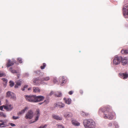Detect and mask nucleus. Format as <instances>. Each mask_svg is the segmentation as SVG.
I'll return each mask as SVG.
<instances>
[{
	"label": "nucleus",
	"instance_id": "f257e3e1",
	"mask_svg": "<svg viewBox=\"0 0 128 128\" xmlns=\"http://www.w3.org/2000/svg\"><path fill=\"white\" fill-rule=\"evenodd\" d=\"M104 112L103 117L105 119L112 120L113 117L116 115L114 112H113L111 108L109 107L101 108L98 111V113L100 114Z\"/></svg>",
	"mask_w": 128,
	"mask_h": 128
},
{
	"label": "nucleus",
	"instance_id": "f03ea898",
	"mask_svg": "<svg viewBox=\"0 0 128 128\" xmlns=\"http://www.w3.org/2000/svg\"><path fill=\"white\" fill-rule=\"evenodd\" d=\"M24 97L27 101L33 102L41 101L44 98V97L43 96H36V95H25L24 96Z\"/></svg>",
	"mask_w": 128,
	"mask_h": 128
},
{
	"label": "nucleus",
	"instance_id": "7ed1b4c3",
	"mask_svg": "<svg viewBox=\"0 0 128 128\" xmlns=\"http://www.w3.org/2000/svg\"><path fill=\"white\" fill-rule=\"evenodd\" d=\"M83 124L85 128H95L96 127L94 121L90 119L84 120Z\"/></svg>",
	"mask_w": 128,
	"mask_h": 128
},
{
	"label": "nucleus",
	"instance_id": "20e7f679",
	"mask_svg": "<svg viewBox=\"0 0 128 128\" xmlns=\"http://www.w3.org/2000/svg\"><path fill=\"white\" fill-rule=\"evenodd\" d=\"M121 60V57L117 56H116L114 59L113 64L116 65H118L120 63Z\"/></svg>",
	"mask_w": 128,
	"mask_h": 128
},
{
	"label": "nucleus",
	"instance_id": "39448f33",
	"mask_svg": "<svg viewBox=\"0 0 128 128\" xmlns=\"http://www.w3.org/2000/svg\"><path fill=\"white\" fill-rule=\"evenodd\" d=\"M33 84L36 86L40 85V84H42L41 79L39 78H34L33 80Z\"/></svg>",
	"mask_w": 128,
	"mask_h": 128
},
{
	"label": "nucleus",
	"instance_id": "423d86ee",
	"mask_svg": "<svg viewBox=\"0 0 128 128\" xmlns=\"http://www.w3.org/2000/svg\"><path fill=\"white\" fill-rule=\"evenodd\" d=\"M33 112L32 111L30 110L28 111V112L26 114L25 118L26 119H31L33 117Z\"/></svg>",
	"mask_w": 128,
	"mask_h": 128
},
{
	"label": "nucleus",
	"instance_id": "0eeeda50",
	"mask_svg": "<svg viewBox=\"0 0 128 128\" xmlns=\"http://www.w3.org/2000/svg\"><path fill=\"white\" fill-rule=\"evenodd\" d=\"M123 15L125 16L128 15V4H126L124 6L122 9Z\"/></svg>",
	"mask_w": 128,
	"mask_h": 128
},
{
	"label": "nucleus",
	"instance_id": "6e6552de",
	"mask_svg": "<svg viewBox=\"0 0 128 128\" xmlns=\"http://www.w3.org/2000/svg\"><path fill=\"white\" fill-rule=\"evenodd\" d=\"M6 96L10 97L14 99H16L15 94L12 92H11L10 91H8L6 93Z\"/></svg>",
	"mask_w": 128,
	"mask_h": 128
},
{
	"label": "nucleus",
	"instance_id": "1a4fd4ad",
	"mask_svg": "<svg viewBox=\"0 0 128 128\" xmlns=\"http://www.w3.org/2000/svg\"><path fill=\"white\" fill-rule=\"evenodd\" d=\"M40 110L38 108H37L36 109L35 112V114L36 115V116L35 118V121H34L32 122H34L38 120V118L40 115Z\"/></svg>",
	"mask_w": 128,
	"mask_h": 128
},
{
	"label": "nucleus",
	"instance_id": "9d476101",
	"mask_svg": "<svg viewBox=\"0 0 128 128\" xmlns=\"http://www.w3.org/2000/svg\"><path fill=\"white\" fill-rule=\"evenodd\" d=\"M119 75L121 78L124 79L127 78L128 76V74L126 73H120Z\"/></svg>",
	"mask_w": 128,
	"mask_h": 128
},
{
	"label": "nucleus",
	"instance_id": "9b49d317",
	"mask_svg": "<svg viewBox=\"0 0 128 128\" xmlns=\"http://www.w3.org/2000/svg\"><path fill=\"white\" fill-rule=\"evenodd\" d=\"M56 106L61 108H63L64 106V104L62 102H58L55 104Z\"/></svg>",
	"mask_w": 128,
	"mask_h": 128
},
{
	"label": "nucleus",
	"instance_id": "f8f14e48",
	"mask_svg": "<svg viewBox=\"0 0 128 128\" xmlns=\"http://www.w3.org/2000/svg\"><path fill=\"white\" fill-rule=\"evenodd\" d=\"M4 108L7 111L11 110L13 108V107L10 104L6 106H4Z\"/></svg>",
	"mask_w": 128,
	"mask_h": 128
},
{
	"label": "nucleus",
	"instance_id": "ddd939ff",
	"mask_svg": "<svg viewBox=\"0 0 128 128\" xmlns=\"http://www.w3.org/2000/svg\"><path fill=\"white\" fill-rule=\"evenodd\" d=\"M28 109V107L26 106L25 107L24 109L22 110L21 111L19 112L18 113V115H20L24 113L25 112L26 110Z\"/></svg>",
	"mask_w": 128,
	"mask_h": 128
},
{
	"label": "nucleus",
	"instance_id": "4468645a",
	"mask_svg": "<svg viewBox=\"0 0 128 128\" xmlns=\"http://www.w3.org/2000/svg\"><path fill=\"white\" fill-rule=\"evenodd\" d=\"M52 118H53L57 120H62V117H60L58 116L55 114L52 115Z\"/></svg>",
	"mask_w": 128,
	"mask_h": 128
},
{
	"label": "nucleus",
	"instance_id": "2eb2a0df",
	"mask_svg": "<svg viewBox=\"0 0 128 128\" xmlns=\"http://www.w3.org/2000/svg\"><path fill=\"white\" fill-rule=\"evenodd\" d=\"M64 116L66 118H69L72 117V115L70 112H67L64 114Z\"/></svg>",
	"mask_w": 128,
	"mask_h": 128
},
{
	"label": "nucleus",
	"instance_id": "dca6fc26",
	"mask_svg": "<svg viewBox=\"0 0 128 128\" xmlns=\"http://www.w3.org/2000/svg\"><path fill=\"white\" fill-rule=\"evenodd\" d=\"M64 100L66 103L69 104H70L71 102V100L70 98L66 99V98H64Z\"/></svg>",
	"mask_w": 128,
	"mask_h": 128
},
{
	"label": "nucleus",
	"instance_id": "f3484780",
	"mask_svg": "<svg viewBox=\"0 0 128 128\" xmlns=\"http://www.w3.org/2000/svg\"><path fill=\"white\" fill-rule=\"evenodd\" d=\"M60 79V82H61V85L62 86L63 84L64 83L65 81V79L64 78V77H60L59 78Z\"/></svg>",
	"mask_w": 128,
	"mask_h": 128
},
{
	"label": "nucleus",
	"instance_id": "a211bd4d",
	"mask_svg": "<svg viewBox=\"0 0 128 128\" xmlns=\"http://www.w3.org/2000/svg\"><path fill=\"white\" fill-rule=\"evenodd\" d=\"M8 62L6 64V66L8 68L13 65L14 64V62L11 61L10 60H8Z\"/></svg>",
	"mask_w": 128,
	"mask_h": 128
},
{
	"label": "nucleus",
	"instance_id": "6ab92c4d",
	"mask_svg": "<svg viewBox=\"0 0 128 128\" xmlns=\"http://www.w3.org/2000/svg\"><path fill=\"white\" fill-rule=\"evenodd\" d=\"M22 81L19 80L16 82V84L14 86V87L16 88H18L19 86H20L21 84Z\"/></svg>",
	"mask_w": 128,
	"mask_h": 128
},
{
	"label": "nucleus",
	"instance_id": "aec40b11",
	"mask_svg": "<svg viewBox=\"0 0 128 128\" xmlns=\"http://www.w3.org/2000/svg\"><path fill=\"white\" fill-rule=\"evenodd\" d=\"M122 64L123 65H125L128 62L127 60L125 58H122Z\"/></svg>",
	"mask_w": 128,
	"mask_h": 128
},
{
	"label": "nucleus",
	"instance_id": "412c9836",
	"mask_svg": "<svg viewBox=\"0 0 128 128\" xmlns=\"http://www.w3.org/2000/svg\"><path fill=\"white\" fill-rule=\"evenodd\" d=\"M33 92H39L40 90L39 88L37 87H34L33 88Z\"/></svg>",
	"mask_w": 128,
	"mask_h": 128
},
{
	"label": "nucleus",
	"instance_id": "4be33fe9",
	"mask_svg": "<svg viewBox=\"0 0 128 128\" xmlns=\"http://www.w3.org/2000/svg\"><path fill=\"white\" fill-rule=\"evenodd\" d=\"M72 124L76 126H78L80 124V123L74 120H73L72 121Z\"/></svg>",
	"mask_w": 128,
	"mask_h": 128
},
{
	"label": "nucleus",
	"instance_id": "5701e85b",
	"mask_svg": "<svg viewBox=\"0 0 128 128\" xmlns=\"http://www.w3.org/2000/svg\"><path fill=\"white\" fill-rule=\"evenodd\" d=\"M121 53L123 54H128V50H121Z\"/></svg>",
	"mask_w": 128,
	"mask_h": 128
},
{
	"label": "nucleus",
	"instance_id": "b1692460",
	"mask_svg": "<svg viewBox=\"0 0 128 128\" xmlns=\"http://www.w3.org/2000/svg\"><path fill=\"white\" fill-rule=\"evenodd\" d=\"M50 80V78L49 76H47L44 78H42L41 79V80H42V82L44 81H48Z\"/></svg>",
	"mask_w": 128,
	"mask_h": 128
},
{
	"label": "nucleus",
	"instance_id": "393cba45",
	"mask_svg": "<svg viewBox=\"0 0 128 128\" xmlns=\"http://www.w3.org/2000/svg\"><path fill=\"white\" fill-rule=\"evenodd\" d=\"M49 99L48 98L45 100L43 102L44 105H46L47 104L49 103Z\"/></svg>",
	"mask_w": 128,
	"mask_h": 128
},
{
	"label": "nucleus",
	"instance_id": "a878e982",
	"mask_svg": "<svg viewBox=\"0 0 128 128\" xmlns=\"http://www.w3.org/2000/svg\"><path fill=\"white\" fill-rule=\"evenodd\" d=\"M56 96L57 97H60L62 96V94L60 92H57L55 94Z\"/></svg>",
	"mask_w": 128,
	"mask_h": 128
},
{
	"label": "nucleus",
	"instance_id": "bb28decb",
	"mask_svg": "<svg viewBox=\"0 0 128 128\" xmlns=\"http://www.w3.org/2000/svg\"><path fill=\"white\" fill-rule=\"evenodd\" d=\"M9 70L12 73H16L17 72L16 70H12V68L11 67L10 68Z\"/></svg>",
	"mask_w": 128,
	"mask_h": 128
},
{
	"label": "nucleus",
	"instance_id": "cd10ccee",
	"mask_svg": "<svg viewBox=\"0 0 128 128\" xmlns=\"http://www.w3.org/2000/svg\"><path fill=\"white\" fill-rule=\"evenodd\" d=\"M6 126H7L4 124V122L0 124V127H5Z\"/></svg>",
	"mask_w": 128,
	"mask_h": 128
},
{
	"label": "nucleus",
	"instance_id": "c85d7f7f",
	"mask_svg": "<svg viewBox=\"0 0 128 128\" xmlns=\"http://www.w3.org/2000/svg\"><path fill=\"white\" fill-rule=\"evenodd\" d=\"M42 65L40 67V68L42 70L44 69L46 66V64L45 63H43Z\"/></svg>",
	"mask_w": 128,
	"mask_h": 128
},
{
	"label": "nucleus",
	"instance_id": "c756f323",
	"mask_svg": "<svg viewBox=\"0 0 128 128\" xmlns=\"http://www.w3.org/2000/svg\"><path fill=\"white\" fill-rule=\"evenodd\" d=\"M0 116L5 118L6 116V115L2 112H0Z\"/></svg>",
	"mask_w": 128,
	"mask_h": 128
},
{
	"label": "nucleus",
	"instance_id": "7c9ffc66",
	"mask_svg": "<svg viewBox=\"0 0 128 128\" xmlns=\"http://www.w3.org/2000/svg\"><path fill=\"white\" fill-rule=\"evenodd\" d=\"M17 60L20 63H22V59L21 58H18L17 59Z\"/></svg>",
	"mask_w": 128,
	"mask_h": 128
},
{
	"label": "nucleus",
	"instance_id": "2f4dec72",
	"mask_svg": "<svg viewBox=\"0 0 128 128\" xmlns=\"http://www.w3.org/2000/svg\"><path fill=\"white\" fill-rule=\"evenodd\" d=\"M9 83L10 85V87H12L14 85V83L11 81Z\"/></svg>",
	"mask_w": 128,
	"mask_h": 128
},
{
	"label": "nucleus",
	"instance_id": "473e14b6",
	"mask_svg": "<svg viewBox=\"0 0 128 128\" xmlns=\"http://www.w3.org/2000/svg\"><path fill=\"white\" fill-rule=\"evenodd\" d=\"M28 86L27 85H26L24 86L23 88L22 89V91H24L25 90V88H27L28 87Z\"/></svg>",
	"mask_w": 128,
	"mask_h": 128
},
{
	"label": "nucleus",
	"instance_id": "72a5a7b5",
	"mask_svg": "<svg viewBox=\"0 0 128 128\" xmlns=\"http://www.w3.org/2000/svg\"><path fill=\"white\" fill-rule=\"evenodd\" d=\"M19 118L18 116H14L12 117V118L14 120H16L17 119H18Z\"/></svg>",
	"mask_w": 128,
	"mask_h": 128
},
{
	"label": "nucleus",
	"instance_id": "f704fd0d",
	"mask_svg": "<svg viewBox=\"0 0 128 128\" xmlns=\"http://www.w3.org/2000/svg\"><path fill=\"white\" fill-rule=\"evenodd\" d=\"M86 112H82L81 113V115L83 117H85V114Z\"/></svg>",
	"mask_w": 128,
	"mask_h": 128
},
{
	"label": "nucleus",
	"instance_id": "c9c22d12",
	"mask_svg": "<svg viewBox=\"0 0 128 128\" xmlns=\"http://www.w3.org/2000/svg\"><path fill=\"white\" fill-rule=\"evenodd\" d=\"M47 125L45 124L44 126H40L38 128H46V127Z\"/></svg>",
	"mask_w": 128,
	"mask_h": 128
},
{
	"label": "nucleus",
	"instance_id": "e433bc0d",
	"mask_svg": "<svg viewBox=\"0 0 128 128\" xmlns=\"http://www.w3.org/2000/svg\"><path fill=\"white\" fill-rule=\"evenodd\" d=\"M57 126H58V128H64V126L62 125H60L58 124Z\"/></svg>",
	"mask_w": 128,
	"mask_h": 128
},
{
	"label": "nucleus",
	"instance_id": "4c0bfd02",
	"mask_svg": "<svg viewBox=\"0 0 128 128\" xmlns=\"http://www.w3.org/2000/svg\"><path fill=\"white\" fill-rule=\"evenodd\" d=\"M53 81L54 83H56V82H57V80L55 78H53Z\"/></svg>",
	"mask_w": 128,
	"mask_h": 128
},
{
	"label": "nucleus",
	"instance_id": "58836bf2",
	"mask_svg": "<svg viewBox=\"0 0 128 128\" xmlns=\"http://www.w3.org/2000/svg\"><path fill=\"white\" fill-rule=\"evenodd\" d=\"M5 75L4 73H1L0 72V77L2 76Z\"/></svg>",
	"mask_w": 128,
	"mask_h": 128
},
{
	"label": "nucleus",
	"instance_id": "ea45409f",
	"mask_svg": "<svg viewBox=\"0 0 128 128\" xmlns=\"http://www.w3.org/2000/svg\"><path fill=\"white\" fill-rule=\"evenodd\" d=\"M2 80L3 81L5 82L6 83L7 82V80L5 78H2Z\"/></svg>",
	"mask_w": 128,
	"mask_h": 128
},
{
	"label": "nucleus",
	"instance_id": "a19ab883",
	"mask_svg": "<svg viewBox=\"0 0 128 128\" xmlns=\"http://www.w3.org/2000/svg\"><path fill=\"white\" fill-rule=\"evenodd\" d=\"M10 124L12 126H16V125L15 124L12 123H10Z\"/></svg>",
	"mask_w": 128,
	"mask_h": 128
},
{
	"label": "nucleus",
	"instance_id": "79ce46f5",
	"mask_svg": "<svg viewBox=\"0 0 128 128\" xmlns=\"http://www.w3.org/2000/svg\"><path fill=\"white\" fill-rule=\"evenodd\" d=\"M89 114L86 112V113L85 114V117L88 116H89Z\"/></svg>",
	"mask_w": 128,
	"mask_h": 128
},
{
	"label": "nucleus",
	"instance_id": "37998d69",
	"mask_svg": "<svg viewBox=\"0 0 128 128\" xmlns=\"http://www.w3.org/2000/svg\"><path fill=\"white\" fill-rule=\"evenodd\" d=\"M4 106H1L0 107V110H2V109L3 108H4Z\"/></svg>",
	"mask_w": 128,
	"mask_h": 128
},
{
	"label": "nucleus",
	"instance_id": "c03bdc74",
	"mask_svg": "<svg viewBox=\"0 0 128 128\" xmlns=\"http://www.w3.org/2000/svg\"><path fill=\"white\" fill-rule=\"evenodd\" d=\"M73 93V92L72 91H70L69 92L68 94L70 95L72 94Z\"/></svg>",
	"mask_w": 128,
	"mask_h": 128
},
{
	"label": "nucleus",
	"instance_id": "a18cd8bd",
	"mask_svg": "<svg viewBox=\"0 0 128 128\" xmlns=\"http://www.w3.org/2000/svg\"><path fill=\"white\" fill-rule=\"evenodd\" d=\"M108 126H112V123H110L108 124Z\"/></svg>",
	"mask_w": 128,
	"mask_h": 128
},
{
	"label": "nucleus",
	"instance_id": "49530a36",
	"mask_svg": "<svg viewBox=\"0 0 128 128\" xmlns=\"http://www.w3.org/2000/svg\"><path fill=\"white\" fill-rule=\"evenodd\" d=\"M80 92L81 94H82L83 93V91L82 90H80Z\"/></svg>",
	"mask_w": 128,
	"mask_h": 128
},
{
	"label": "nucleus",
	"instance_id": "de8ad7c7",
	"mask_svg": "<svg viewBox=\"0 0 128 128\" xmlns=\"http://www.w3.org/2000/svg\"><path fill=\"white\" fill-rule=\"evenodd\" d=\"M116 128H118V124H116L115 126Z\"/></svg>",
	"mask_w": 128,
	"mask_h": 128
},
{
	"label": "nucleus",
	"instance_id": "09e8293b",
	"mask_svg": "<svg viewBox=\"0 0 128 128\" xmlns=\"http://www.w3.org/2000/svg\"><path fill=\"white\" fill-rule=\"evenodd\" d=\"M44 104V103H43V102H40V103H39V104L41 105V104Z\"/></svg>",
	"mask_w": 128,
	"mask_h": 128
},
{
	"label": "nucleus",
	"instance_id": "8fccbe9b",
	"mask_svg": "<svg viewBox=\"0 0 128 128\" xmlns=\"http://www.w3.org/2000/svg\"><path fill=\"white\" fill-rule=\"evenodd\" d=\"M31 89H32V88H31V87H30V88H29L28 89V90H31Z\"/></svg>",
	"mask_w": 128,
	"mask_h": 128
},
{
	"label": "nucleus",
	"instance_id": "3c124183",
	"mask_svg": "<svg viewBox=\"0 0 128 128\" xmlns=\"http://www.w3.org/2000/svg\"><path fill=\"white\" fill-rule=\"evenodd\" d=\"M53 94V92H52L50 93V94L51 95L52 94Z\"/></svg>",
	"mask_w": 128,
	"mask_h": 128
},
{
	"label": "nucleus",
	"instance_id": "603ef678",
	"mask_svg": "<svg viewBox=\"0 0 128 128\" xmlns=\"http://www.w3.org/2000/svg\"><path fill=\"white\" fill-rule=\"evenodd\" d=\"M4 122L3 121V120H0V122Z\"/></svg>",
	"mask_w": 128,
	"mask_h": 128
},
{
	"label": "nucleus",
	"instance_id": "864d4df0",
	"mask_svg": "<svg viewBox=\"0 0 128 128\" xmlns=\"http://www.w3.org/2000/svg\"><path fill=\"white\" fill-rule=\"evenodd\" d=\"M2 92V90L1 89H0V93Z\"/></svg>",
	"mask_w": 128,
	"mask_h": 128
},
{
	"label": "nucleus",
	"instance_id": "5fc2aeb1",
	"mask_svg": "<svg viewBox=\"0 0 128 128\" xmlns=\"http://www.w3.org/2000/svg\"><path fill=\"white\" fill-rule=\"evenodd\" d=\"M126 15L125 16H124V17H125V18H126Z\"/></svg>",
	"mask_w": 128,
	"mask_h": 128
},
{
	"label": "nucleus",
	"instance_id": "6e6d98bb",
	"mask_svg": "<svg viewBox=\"0 0 128 128\" xmlns=\"http://www.w3.org/2000/svg\"><path fill=\"white\" fill-rule=\"evenodd\" d=\"M1 104H0V105Z\"/></svg>",
	"mask_w": 128,
	"mask_h": 128
},
{
	"label": "nucleus",
	"instance_id": "4d7b16f0",
	"mask_svg": "<svg viewBox=\"0 0 128 128\" xmlns=\"http://www.w3.org/2000/svg\"><path fill=\"white\" fill-rule=\"evenodd\" d=\"M9 128H12L11 127Z\"/></svg>",
	"mask_w": 128,
	"mask_h": 128
}]
</instances>
